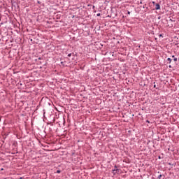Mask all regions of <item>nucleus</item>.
Instances as JSON below:
<instances>
[{
	"mask_svg": "<svg viewBox=\"0 0 179 179\" xmlns=\"http://www.w3.org/2000/svg\"><path fill=\"white\" fill-rule=\"evenodd\" d=\"M155 9H156V10H159L160 9V4L156 3L155 4Z\"/></svg>",
	"mask_w": 179,
	"mask_h": 179,
	"instance_id": "obj_1",
	"label": "nucleus"
},
{
	"mask_svg": "<svg viewBox=\"0 0 179 179\" xmlns=\"http://www.w3.org/2000/svg\"><path fill=\"white\" fill-rule=\"evenodd\" d=\"M167 60L169 61V64L171 63V58H168Z\"/></svg>",
	"mask_w": 179,
	"mask_h": 179,
	"instance_id": "obj_2",
	"label": "nucleus"
},
{
	"mask_svg": "<svg viewBox=\"0 0 179 179\" xmlns=\"http://www.w3.org/2000/svg\"><path fill=\"white\" fill-rule=\"evenodd\" d=\"M57 174H59V173H61V171L57 170Z\"/></svg>",
	"mask_w": 179,
	"mask_h": 179,
	"instance_id": "obj_3",
	"label": "nucleus"
},
{
	"mask_svg": "<svg viewBox=\"0 0 179 179\" xmlns=\"http://www.w3.org/2000/svg\"><path fill=\"white\" fill-rule=\"evenodd\" d=\"M162 175H159V176H158V178L160 179V178H162Z\"/></svg>",
	"mask_w": 179,
	"mask_h": 179,
	"instance_id": "obj_4",
	"label": "nucleus"
},
{
	"mask_svg": "<svg viewBox=\"0 0 179 179\" xmlns=\"http://www.w3.org/2000/svg\"><path fill=\"white\" fill-rule=\"evenodd\" d=\"M173 61H175V62L177 61V57H174Z\"/></svg>",
	"mask_w": 179,
	"mask_h": 179,
	"instance_id": "obj_5",
	"label": "nucleus"
},
{
	"mask_svg": "<svg viewBox=\"0 0 179 179\" xmlns=\"http://www.w3.org/2000/svg\"><path fill=\"white\" fill-rule=\"evenodd\" d=\"M127 13H128V15H131V12H129V11H128Z\"/></svg>",
	"mask_w": 179,
	"mask_h": 179,
	"instance_id": "obj_6",
	"label": "nucleus"
},
{
	"mask_svg": "<svg viewBox=\"0 0 179 179\" xmlns=\"http://www.w3.org/2000/svg\"><path fill=\"white\" fill-rule=\"evenodd\" d=\"M71 54L70 53V54L68 55V57H71Z\"/></svg>",
	"mask_w": 179,
	"mask_h": 179,
	"instance_id": "obj_7",
	"label": "nucleus"
},
{
	"mask_svg": "<svg viewBox=\"0 0 179 179\" xmlns=\"http://www.w3.org/2000/svg\"><path fill=\"white\" fill-rule=\"evenodd\" d=\"M172 58H174V55L172 56Z\"/></svg>",
	"mask_w": 179,
	"mask_h": 179,
	"instance_id": "obj_8",
	"label": "nucleus"
}]
</instances>
